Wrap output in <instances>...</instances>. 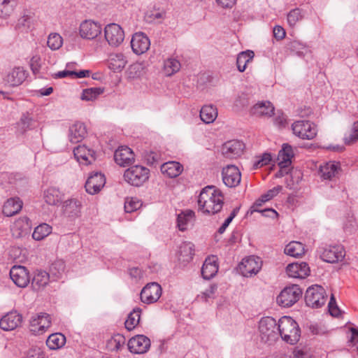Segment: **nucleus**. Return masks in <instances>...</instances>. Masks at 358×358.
<instances>
[{
	"label": "nucleus",
	"instance_id": "obj_1",
	"mask_svg": "<svg viewBox=\"0 0 358 358\" xmlns=\"http://www.w3.org/2000/svg\"><path fill=\"white\" fill-rule=\"evenodd\" d=\"M197 202L199 210L203 213L214 215L222 209L224 195L215 186L209 185L201 191Z\"/></svg>",
	"mask_w": 358,
	"mask_h": 358
},
{
	"label": "nucleus",
	"instance_id": "obj_2",
	"mask_svg": "<svg viewBox=\"0 0 358 358\" xmlns=\"http://www.w3.org/2000/svg\"><path fill=\"white\" fill-rule=\"evenodd\" d=\"M278 335L287 343L294 345L301 336V331L296 322L291 317L284 316L278 321Z\"/></svg>",
	"mask_w": 358,
	"mask_h": 358
},
{
	"label": "nucleus",
	"instance_id": "obj_3",
	"mask_svg": "<svg viewBox=\"0 0 358 358\" xmlns=\"http://www.w3.org/2000/svg\"><path fill=\"white\" fill-rule=\"evenodd\" d=\"M327 297L325 289L320 285H314L307 289L305 302L309 307L319 308L325 304Z\"/></svg>",
	"mask_w": 358,
	"mask_h": 358
},
{
	"label": "nucleus",
	"instance_id": "obj_4",
	"mask_svg": "<svg viewBox=\"0 0 358 358\" xmlns=\"http://www.w3.org/2000/svg\"><path fill=\"white\" fill-rule=\"evenodd\" d=\"M149 174L148 169L136 165L131 166L124 171V178L131 185L139 187L148 180Z\"/></svg>",
	"mask_w": 358,
	"mask_h": 358
},
{
	"label": "nucleus",
	"instance_id": "obj_5",
	"mask_svg": "<svg viewBox=\"0 0 358 358\" xmlns=\"http://www.w3.org/2000/svg\"><path fill=\"white\" fill-rule=\"evenodd\" d=\"M303 291L297 285L285 287L277 297V303L282 307H291L302 296Z\"/></svg>",
	"mask_w": 358,
	"mask_h": 358
},
{
	"label": "nucleus",
	"instance_id": "obj_6",
	"mask_svg": "<svg viewBox=\"0 0 358 358\" xmlns=\"http://www.w3.org/2000/svg\"><path fill=\"white\" fill-rule=\"evenodd\" d=\"M259 329L262 338L266 341H275L278 336V323L271 317H265L260 320Z\"/></svg>",
	"mask_w": 358,
	"mask_h": 358
},
{
	"label": "nucleus",
	"instance_id": "obj_7",
	"mask_svg": "<svg viewBox=\"0 0 358 358\" xmlns=\"http://www.w3.org/2000/svg\"><path fill=\"white\" fill-rule=\"evenodd\" d=\"M319 253L324 262L331 264L342 261L345 255V249L341 245H326L320 248Z\"/></svg>",
	"mask_w": 358,
	"mask_h": 358
},
{
	"label": "nucleus",
	"instance_id": "obj_8",
	"mask_svg": "<svg viewBox=\"0 0 358 358\" xmlns=\"http://www.w3.org/2000/svg\"><path fill=\"white\" fill-rule=\"evenodd\" d=\"M293 133L301 139L312 140L317 135V128L310 121L298 120L292 124Z\"/></svg>",
	"mask_w": 358,
	"mask_h": 358
},
{
	"label": "nucleus",
	"instance_id": "obj_9",
	"mask_svg": "<svg viewBox=\"0 0 358 358\" xmlns=\"http://www.w3.org/2000/svg\"><path fill=\"white\" fill-rule=\"evenodd\" d=\"M104 36L110 46L117 47L124 41V32L119 24L110 23L104 28Z\"/></svg>",
	"mask_w": 358,
	"mask_h": 358
},
{
	"label": "nucleus",
	"instance_id": "obj_10",
	"mask_svg": "<svg viewBox=\"0 0 358 358\" xmlns=\"http://www.w3.org/2000/svg\"><path fill=\"white\" fill-rule=\"evenodd\" d=\"M51 325L50 315L40 313L33 315L30 319V331L34 334H42Z\"/></svg>",
	"mask_w": 358,
	"mask_h": 358
},
{
	"label": "nucleus",
	"instance_id": "obj_11",
	"mask_svg": "<svg viewBox=\"0 0 358 358\" xmlns=\"http://www.w3.org/2000/svg\"><path fill=\"white\" fill-rule=\"evenodd\" d=\"M162 291V287L157 282H150L141 290V299L145 303H155L160 298Z\"/></svg>",
	"mask_w": 358,
	"mask_h": 358
},
{
	"label": "nucleus",
	"instance_id": "obj_12",
	"mask_svg": "<svg viewBox=\"0 0 358 358\" xmlns=\"http://www.w3.org/2000/svg\"><path fill=\"white\" fill-rule=\"evenodd\" d=\"M222 181L229 187L238 186L241 180V174L237 166L227 165L222 171Z\"/></svg>",
	"mask_w": 358,
	"mask_h": 358
},
{
	"label": "nucleus",
	"instance_id": "obj_13",
	"mask_svg": "<svg viewBox=\"0 0 358 358\" xmlns=\"http://www.w3.org/2000/svg\"><path fill=\"white\" fill-rule=\"evenodd\" d=\"M13 282L19 287H26L30 282L29 273L23 266H13L10 271Z\"/></svg>",
	"mask_w": 358,
	"mask_h": 358
},
{
	"label": "nucleus",
	"instance_id": "obj_14",
	"mask_svg": "<svg viewBox=\"0 0 358 358\" xmlns=\"http://www.w3.org/2000/svg\"><path fill=\"white\" fill-rule=\"evenodd\" d=\"M127 346L131 353L143 354L149 350L150 341L144 335H137L129 340Z\"/></svg>",
	"mask_w": 358,
	"mask_h": 358
},
{
	"label": "nucleus",
	"instance_id": "obj_15",
	"mask_svg": "<svg viewBox=\"0 0 358 358\" xmlns=\"http://www.w3.org/2000/svg\"><path fill=\"white\" fill-rule=\"evenodd\" d=\"M80 35L83 38L94 39L101 33V24L92 20H85L80 25Z\"/></svg>",
	"mask_w": 358,
	"mask_h": 358
},
{
	"label": "nucleus",
	"instance_id": "obj_16",
	"mask_svg": "<svg viewBox=\"0 0 358 358\" xmlns=\"http://www.w3.org/2000/svg\"><path fill=\"white\" fill-rule=\"evenodd\" d=\"M131 46L133 52L136 55H140L148 50L150 46V41L145 34L138 32L133 35Z\"/></svg>",
	"mask_w": 358,
	"mask_h": 358
},
{
	"label": "nucleus",
	"instance_id": "obj_17",
	"mask_svg": "<svg viewBox=\"0 0 358 358\" xmlns=\"http://www.w3.org/2000/svg\"><path fill=\"white\" fill-rule=\"evenodd\" d=\"M341 171L340 163L330 161L320 166L318 173L322 180H331L333 178L338 177Z\"/></svg>",
	"mask_w": 358,
	"mask_h": 358
},
{
	"label": "nucleus",
	"instance_id": "obj_18",
	"mask_svg": "<svg viewBox=\"0 0 358 358\" xmlns=\"http://www.w3.org/2000/svg\"><path fill=\"white\" fill-rule=\"evenodd\" d=\"M244 149V144L237 140L225 143L222 148V155L227 159H235L241 156Z\"/></svg>",
	"mask_w": 358,
	"mask_h": 358
},
{
	"label": "nucleus",
	"instance_id": "obj_19",
	"mask_svg": "<svg viewBox=\"0 0 358 358\" xmlns=\"http://www.w3.org/2000/svg\"><path fill=\"white\" fill-rule=\"evenodd\" d=\"M106 183V178L103 174L96 172L91 175L86 181L85 187L90 194L98 193Z\"/></svg>",
	"mask_w": 358,
	"mask_h": 358
},
{
	"label": "nucleus",
	"instance_id": "obj_20",
	"mask_svg": "<svg viewBox=\"0 0 358 358\" xmlns=\"http://www.w3.org/2000/svg\"><path fill=\"white\" fill-rule=\"evenodd\" d=\"M73 154L77 161L83 164L88 165L95 161V152L85 145H80L73 149Z\"/></svg>",
	"mask_w": 358,
	"mask_h": 358
},
{
	"label": "nucleus",
	"instance_id": "obj_21",
	"mask_svg": "<svg viewBox=\"0 0 358 358\" xmlns=\"http://www.w3.org/2000/svg\"><path fill=\"white\" fill-rule=\"evenodd\" d=\"M22 321V315L17 311H12L1 319L0 327L4 331H11L19 327Z\"/></svg>",
	"mask_w": 358,
	"mask_h": 358
},
{
	"label": "nucleus",
	"instance_id": "obj_22",
	"mask_svg": "<svg viewBox=\"0 0 358 358\" xmlns=\"http://www.w3.org/2000/svg\"><path fill=\"white\" fill-rule=\"evenodd\" d=\"M27 78L26 71L22 67H15L6 76L4 81L10 87L20 85Z\"/></svg>",
	"mask_w": 358,
	"mask_h": 358
},
{
	"label": "nucleus",
	"instance_id": "obj_23",
	"mask_svg": "<svg viewBox=\"0 0 358 358\" xmlns=\"http://www.w3.org/2000/svg\"><path fill=\"white\" fill-rule=\"evenodd\" d=\"M114 159L120 166H129L134 161V154L131 148L122 146L115 152Z\"/></svg>",
	"mask_w": 358,
	"mask_h": 358
},
{
	"label": "nucleus",
	"instance_id": "obj_24",
	"mask_svg": "<svg viewBox=\"0 0 358 358\" xmlns=\"http://www.w3.org/2000/svg\"><path fill=\"white\" fill-rule=\"evenodd\" d=\"M286 272L289 277L294 278H305L310 274V268L307 263H292L288 264Z\"/></svg>",
	"mask_w": 358,
	"mask_h": 358
},
{
	"label": "nucleus",
	"instance_id": "obj_25",
	"mask_svg": "<svg viewBox=\"0 0 358 358\" xmlns=\"http://www.w3.org/2000/svg\"><path fill=\"white\" fill-rule=\"evenodd\" d=\"M81 202L76 199H70L62 204V211L65 216L71 218H76L81 214Z\"/></svg>",
	"mask_w": 358,
	"mask_h": 358
},
{
	"label": "nucleus",
	"instance_id": "obj_26",
	"mask_svg": "<svg viewBox=\"0 0 358 358\" xmlns=\"http://www.w3.org/2000/svg\"><path fill=\"white\" fill-rule=\"evenodd\" d=\"M50 282H53L49 273L43 270H36L31 280V287L34 290L43 289Z\"/></svg>",
	"mask_w": 358,
	"mask_h": 358
},
{
	"label": "nucleus",
	"instance_id": "obj_27",
	"mask_svg": "<svg viewBox=\"0 0 358 358\" xmlns=\"http://www.w3.org/2000/svg\"><path fill=\"white\" fill-rule=\"evenodd\" d=\"M260 268L261 264L256 260L254 256L243 259L240 266L243 275L245 277L257 274Z\"/></svg>",
	"mask_w": 358,
	"mask_h": 358
},
{
	"label": "nucleus",
	"instance_id": "obj_28",
	"mask_svg": "<svg viewBox=\"0 0 358 358\" xmlns=\"http://www.w3.org/2000/svg\"><path fill=\"white\" fill-rule=\"evenodd\" d=\"M217 271V257L212 256L206 258L201 268L203 278L206 280H210L216 275Z\"/></svg>",
	"mask_w": 358,
	"mask_h": 358
},
{
	"label": "nucleus",
	"instance_id": "obj_29",
	"mask_svg": "<svg viewBox=\"0 0 358 358\" xmlns=\"http://www.w3.org/2000/svg\"><path fill=\"white\" fill-rule=\"evenodd\" d=\"M293 157L294 152L292 146L287 143H284L278 155V166L280 168L285 169L289 167Z\"/></svg>",
	"mask_w": 358,
	"mask_h": 358
},
{
	"label": "nucleus",
	"instance_id": "obj_30",
	"mask_svg": "<svg viewBox=\"0 0 358 358\" xmlns=\"http://www.w3.org/2000/svg\"><path fill=\"white\" fill-rule=\"evenodd\" d=\"M87 129L82 122H76L69 128V138L73 143L80 142L86 136Z\"/></svg>",
	"mask_w": 358,
	"mask_h": 358
},
{
	"label": "nucleus",
	"instance_id": "obj_31",
	"mask_svg": "<svg viewBox=\"0 0 358 358\" xmlns=\"http://www.w3.org/2000/svg\"><path fill=\"white\" fill-rule=\"evenodd\" d=\"M274 113L273 104L268 101H259L255 104L251 108V113L256 116L271 117Z\"/></svg>",
	"mask_w": 358,
	"mask_h": 358
},
{
	"label": "nucleus",
	"instance_id": "obj_32",
	"mask_svg": "<svg viewBox=\"0 0 358 358\" xmlns=\"http://www.w3.org/2000/svg\"><path fill=\"white\" fill-rule=\"evenodd\" d=\"M22 208V201L17 197L10 198L3 206V213L7 217H11L18 213Z\"/></svg>",
	"mask_w": 358,
	"mask_h": 358
},
{
	"label": "nucleus",
	"instance_id": "obj_33",
	"mask_svg": "<svg viewBox=\"0 0 358 358\" xmlns=\"http://www.w3.org/2000/svg\"><path fill=\"white\" fill-rule=\"evenodd\" d=\"M160 169L164 175L173 178L182 173L183 167L179 162L171 161L163 164Z\"/></svg>",
	"mask_w": 358,
	"mask_h": 358
},
{
	"label": "nucleus",
	"instance_id": "obj_34",
	"mask_svg": "<svg viewBox=\"0 0 358 358\" xmlns=\"http://www.w3.org/2000/svg\"><path fill=\"white\" fill-rule=\"evenodd\" d=\"M127 64L125 57L122 53H115L110 55L108 66L114 71H122Z\"/></svg>",
	"mask_w": 358,
	"mask_h": 358
},
{
	"label": "nucleus",
	"instance_id": "obj_35",
	"mask_svg": "<svg viewBox=\"0 0 358 358\" xmlns=\"http://www.w3.org/2000/svg\"><path fill=\"white\" fill-rule=\"evenodd\" d=\"M126 343L125 337L120 334H115L106 342V348L110 351L121 350Z\"/></svg>",
	"mask_w": 358,
	"mask_h": 358
},
{
	"label": "nucleus",
	"instance_id": "obj_36",
	"mask_svg": "<svg viewBox=\"0 0 358 358\" xmlns=\"http://www.w3.org/2000/svg\"><path fill=\"white\" fill-rule=\"evenodd\" d=\"M62 199L59 190L55 187H49L44 192V200L49 205L56 206L62 201Z\"/></svg>",
	"mask_w": 358,
	"mask_h": 358
},
{
	"label": "nucleus",
	"instance_id": "obj_37",
	"mask_svg": "<svg viewBox=\"0 0 358 358\" xmlns=\"http://www.w3.org/2000/svg\"><path fill=\"white\" fill-rule=\"evenodd\" d=\"M255 56L252 50H246L240 52L236 59V65L238 70L240 72H243L247 66V64L250 62Z\"/></svg>",
	"mask_w": 358,
	"mask_h": 358
},
{
	"label": "nucleus",
	"instance_id": "obj_38",
	"mask_svg": "<svg viewBox=\"0 0 358 358\" xmlns=\"http://www.w3.org/2000/svg\"><path fill=\"white\" fill-rule=\"evenodd\" d=\"M217 116V108L211 105L204 106L200 110L201 120L206 123H212L215 121Z\"/></svg>",
	"mask_w": 358,
	"mask_h": 358
},
{
	"label": "nucleus",
	"instance_id": "obj_39",
	"mask_svg": "<svg viewBox=\"0 0 358 358\" xmlns=\"http://www.w3.org/2000/svg\"><path fill=\"white\" fill-rule=\"evenodd\" d=\"M65 271V263L62 259L55 261L50 267V275L52 280L57 281L62 277Z\"/></svg>",
	"mask_w": 358,
	"mask_h": 358
},
{
	"label": "nucleus",
	"instance_id": "obj_40",
	"mask_svg": "<svg viewBox=\"0 0 358 358\" xmlns=\"http://www.w3.org/2000/svg\"><path fill=\"white\" fill-rule=\"evenodd\" d=\"M66 337L60 334L55 333L48 336L46 341L47 346L51 350H57L64 345Z\"/></svg>",
	"mask_w": 358,
	"mask_h": 358
},
{
	"label": "nucleus",
	"instance_id": "obj_41",
	"mask_svg": "<svg viewBox=\"0 0 358 358\" xmlns=\"http://www.w3.org/2000/svg\"><path fill=\"white\" fill-rule=\"evenodd\" d=\"M305 252L303 245L301 242L292 241L285 248V253L287 255L299 257Z\"/></svg>",
	"mask_w": 358,
	"mask_h": 358
},
{
	"label": "nucleus",
	"instance_id": "obj_42",
	"mask_svg": "<svg viewBox=\"0 0 358 358\" xmlns=\"http://www.w3.org/2000/svg\"><path fill=\"white\" fill-rule=\"evenodd\" d=\"M194 216V211L190 210L180 213L177 218V223L179 230H186L188 225L192 223Z\"/></svg>",
	"mask_w": 358,
	"mask_h": 358
},
{
	"label": "nucleus",
	"instance_id": "obj_43",
	"mask_svg": "<svg viewBox=\"0 0 358 358\" xmlns=\"http://www.w3.org/2000/svg\"><path fill=\"white\" fill-rule=\"evenodd\" d=\"M180 256L182 261L189 262L194 255V245L190 242H184L180 247Z\"/></svg>",
	"mask_w": 358,
	"mask_h": 358
},
{
	"label": "nucleus",
	"instance_id": "obj_44",
	"mask_svg": "<svg viewBox=\"0 0 358 358\" xmlns=\"http://www.w3.org/2000/svg\"><path fill=\"white\" fill-rule=\"evenodd\" d=\"M52 232V227L46 223L37 226L32 234L34 240L41 241L48 236Z\"/></svg>",
	"mask_w": 358,
	"mask_h": 358
},
{
	"label": "nucleus",
	"instance_id": "obj_45",
	"mask_svg": "<svg viewBox=\"0 0 358 358\" xmlns=\"http://www.w3.org/2000/svg\"><path fill=\"white\" fill-rule=\"evenodd\" d=\"M141 309L136 308L128 315L127 320L125 321V328L129 330H133L135 327L138 324L141 317Z\"/></svg>",
	"mask_w": 358,
	"mask_h": 358
},
{
	"label": "nucleus",
	"instance_id": "obj_46",
	"mask_svg": "<svg viewBox=\"0 0 358 358\" xmlns=\"http://www.w3.org/2000/svg\"><path fill=\"white\" fill-rule=\"evenodd\" d=\"M36 126V122L33 119L29 113H24L22 115L18 127L22 132L26 131L27 129H31Z\"/></svg>",
	"mask_w": 358,
	"mask_h": 358
},
{
	"label": "nucleus",
	"instance_id": "obj_47",
	"mask_svg": "<svg viewBox=\"0 0 358 358\" xmlns=\"http://www.w3.org/2000/svg\"><path fill=\"white\" fill-rule=\"evenodd\" d=\"M180 63L174 58H169L164 62V70L167 76H171L180 69Z\"/></svg>",
	"mask_w": 358,
	"mask_h": 358
},
{
	"label": "nucleus",
	"instance_id": "obj_48",
	"mask_svg": "<svg viewBox=\"0 0 358 358\" xmlns=\"http://www.w3.org/2000/svg\"><path fill=\"white\" fill-rule=\"evenodd\" d=\"M63 44L62 37L57 33H51L48 38L47 45L52 50H59Z\"/></svg>",
	"mask_w": 358,
	"mask_h": 358
},
{
	"label": "nucleus",
	"instance_id": "obj_49",
	"mask_svg": "<svg viewBox=\"0 0 358 358\" xmlns=\"http://www.w3.org/2000/svg\"><path fill=\"white\" fill-rule=\"evenodd\" d=\"M103 90L99 87H92L83 90L81 96L83 100L91 101L101 94Z\"/></svg>",
	"mask_w": 358,
	"mask_h": 358
},
{
	"label": "nucleus",
	"instance_id": "obj_50",
	"mask_svg": "<svg viewBox=\"0 0 358 358\" xmlns=\"http://www.w3.org/2000/svg\"><path fill=\"white\" fill-rule=\"evenodd\" d=\"M141 206V201L137 198H127L124 203V210L126 213H132L139 209Z\"/></svg>",
	"mask_w": 358,
	"mask_h": 358
},
{
	"label": "nucleus",
	"instance_id": "obj_51",
	"mask_svg": "<svg viewBox=\"0 0 358 358\" xmlns=\"http://www.w3.org/2000/svg\"><path fill=\"white\" fill-rule=\"evenodd\" d=\"M13 3L10 0H0V17H6L13 10Z\"/></svg>",
	"mask_w": 358,
	"mask_h": 358
},
{
	"label": "nucleus",
	"instance_id": "obj_52",
	"mask_svg": "<svg viewBox=\"0 0 358 358\" xmlns=\"http://www.w3.org/2000/svg\"><path fill=\"white\" fill-rule=\"evenodd\" d=\"M13 227L21 229L17 236L27 234V231L30 229L29 220L27 217L20 219L15 222Z\"/></svg>",
	"mask_w": 358,
	"mask_h": 358
},
{
	"label": "nucleus",
	"instance_id": "obj_53",
	"mask_svg": "<svg viewBox=\"0 0 358 358\" xmlns=\"http://www.w3.org/2000/svg\"><path fill=\"white\" fill-rule=\"evenodd\" d=\"M301 19L302 15L299 8L292 10L287 15V22L290 27H294Z\"/></svg>",
	"mask_w": 358,
	"mask_h": 358
},
{
	"label": "nucleus",
	"instance_id": "obj_54",
	"mask_svg": "<svg viewBox=\"0 0 358 358\" xmlns=\"http://www.w3.org/2000/svg\"><path fill=\"white\" fill-rule=\"evenodd\" d=\"M42 66L41 58L39 55H34L30 60V67L34 74L40 73Z\"/></svg>",
	"mask_w": 358,
	"mask_h": 358
},
{
	"label": "nucleus",
	"instance_id": "obj_55",
	"mask_svg": "<svg viewBox=\"0 0 358 358\" xmlns=\"http://www.w3.org/2000/svg\"><path fill=\"white\" fill-rule=\"evenodd\" d=\"M358 140V122L353 124L352 131L349 135L346 136L344 138L346 144H351Z\"/></svg>",
	"mask_w": 358,
	"mask_h": 358
},
{
	"label": "nucleus",
	"instance_id": "obj_56",
	"mask_svg": "<svg viewBox=\"0 0 358 358\" xmlns=\"http://www.w3.org/2000/svg\"><path fill=\"white\" fill-rule=\"evenodd\" d=\"M329 312L331 315L334 317H338L341 314V310L337 306L336 299L334 294H331L329 304H328Z\"/></svg>",
	"mask_w": 358,
	"mask_h": 358
},
{
	"label": "nucleus",
	"instance_id": "obj_57",
	"mask_svg": "<svg viewBox=\"0 0 358 358\" xmlns=\"http://www.w3.org/2000/svg\"><path fill=\"white\" fill-rule=\"evenodd\" d=\"M217 287L216 285H211L208 289L202 292L200 295L198 296V297L205 301H207L208 299L214 297V294L217 290Z\"/></svg>",
	"mask_w": 358,
	"mask_h": 358
},
{
	"label": "nucleus",
	"instance_id": "obj_58",
	"mask_svg": "<svg viewBox=\"0 0 358 358\" xmlns=\"http://www.w3.org/2000/svg\"><path fill=\"white\" fill-rule=\"evenodd\" d=\"M282 189V187L281 185H278L273 189H269L267 191L266 193L262 194L263 199H264V201H268L271 199H272L273 197L277 196L280 192Z\"/></svg>",
	"mask_w": 358,
	"mask_h": 358
},
{
	"label": "nucleus",
	"instance_id": "obj_59",
	"mask_svg": "<svg viewBox=\"0 0 358 358\" xmlns=\"http://www.w3.org/2000/svg\"><path fill=\"white\" fill-rule=\"evenodd\" d=\"M271 161V156L268 153H264L259 159H258L255 164L254 166L255 169L262 167L267 165Z\"/></svg>",
	"mask_w": 358,
	"mask_h": 358
},
{
	"label": "nucleus",
	"instance_id": "obj_60",
	"mask_svg": "<svg viewBox=\"0 0 358 358\" xmlns=\"http://www.w3.org/2000/svg\"><path fill=\"white\" fill-rule=\"evenodd\" d=\"M145 159L147 161L148 164L153 165L159 159V155L155 152L150 151L145 155Z\"/></svg>",
	"mask_w": 358,
	"mask_h": 358
},
{
	"label": "nucleus",
	"instance_id": "obj_61",
	"mask_svg": "<svg viewBox=\"0 0 358 358\" xmlns=\"http://www.w3.org/2000/svg\"><path fill=\"white\" fill-rule=\"evenodd\" d=\"M44 352L40 348H33L29 350L27 358H44Z\"/></svg>",
	"mask_w": 358,
	"mask_h": 358
},
{
	"label": "nucleus",
	"instance_id": "obj_62",
	"mask_svg": "<svg viewBox=\"0 0 358 358\" xmlns=\"http://www.w3.org/2000/svg\"><path fill=\"white\" fill-rule=\"evenodd\" d=\"M273 33V36L278 41L283 39L285 36V29L282 27L278 26V25H276L274 27Z\"/></svg>",
	"mask_w": 358,
	"mask_h": 358
},
{
	"label": "nucleus",
	"instance_id": "obj_63",
	"mask_svg": "<svg viewBox=\"0 0 358 358\" xmlns=\"http://www.w3.org/2000/svg\"><path fill=\"white\" fill-rule=\"evenodd\" d=\"M141 66L139 64H133L131 65L128 70V74L129 78H135L138 76V74L137 73L139 71Z\"/></svg>",
	"mask_w": 358,
	"mask_h": 358
},
{
	"label": "nucleus",
	"instance_id": "obj_64",
	"mask_svg": "<svg viewBox=\"0 0 358 358\" xmlns=\"http://www.w3.org/2000/svg\"><path fill=\"white\" fill-rule=\"evenodd\" d=\"M259 213L264 217H268L271 218H276L278 215V213L272 208H266L260 211Z\"/></svg>",
	"mask_w": 358,
	"mask_h": 358
}]
</instances>
